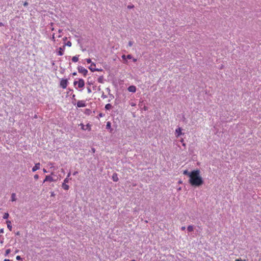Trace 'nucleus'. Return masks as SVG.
Here are the masks:
<instances>
[{
  "label": "nucleus",
  "mask_w": 261,
  "mask_h": 261,
  "mask_svg": "<svg viewBox=\"0 0 261 261\" xmlns=\"http://www.w3.org/2000/svg\"><path fill=\"white\" fill-rule=\"evenodd\" d=\"M189 182L194 187H199L203 183L202 178L200 175L199 170H194L191 172Z\"/></svg>",
  "instance_id": "nucleus-1"
},
{
  "label": "nucleus",
  "mask_w": 261,
  "mask_h": 261,
  "mask_svg": "<svg viewBox=\"0 0 261 261\" xmlns=\"http://www.w3.org/2000/svg\"><path fill=\"white\" fill-rule=\"evenodd\" d=\"M77 84V87L79 88H81L84 87L85 82L83 79H79L78 81H74L73 85L75 86Z\"/></svg>",
  "instance_id": "nucleus-2"
},
{
  "label": "nucleus",
  "mask_w": 261,
  "mask_h": 261,
  "mask_svg": "<svg viewBox=\"0 0 261 261\" xmlns=\"http://www.w3.org/2000/svg\"><path fill=\"white\" fill-rule=\"evenodd\" d=\"M77 70L79 73L83 74L85 76L87 74L88 70L82 66H78Z\"/></svg>",
  "instance_id": "nucleus-3"
},
{
  "label": "nucleus",
  "mask_w": 261,
  "mask_h": 261,
  "mask_svg": "<svg viewBox=\"0 0 261 261\" xmlns=\"http://www.w3.org/2000/svg\"><path fill=\"white\" fill-rule=\"evenodd\" d=\"M68 81L67 79H62L60 81V86L63 89L66 88L68 85Z\"/></svg>",
  "instance_id": "nucleus-4"
},
{
  "label": "nucleus",
  "mask_w": 261,
  "mask_h": 261,
  "mask_svg": "<svg viewBox=\"0 0 261 261\" xmlns=\"http://www.w3.org/2000/svg\"><path fill=\"white\" fill-rule=\"evenodd\" d=\"M76 105L78 108L85 107L86 106V102L84 100H79Z\"/></svg>",
  "instance_id": "nucleus-5"
},
{
  "label": "nucleus",
  "mask_w": 261,
  "mask_h": 261,
  "mask_svg": "<svg viewBox=\"0 0 261 261\" xmlns=\"http://www.w3.org/2000/svg\"><path fill=\"white\" fill-rule=\"evenodd\" d=\"M65 49V46L64 45L63 47H60L57 52V55L59 56H62L64 54V51Z\"/></svg>",
  "instance_id": "nucleus-6"
},
{
  "label": "nucleus",
  "mask_w": 261,
  "mask_h": 261,
  "mask_svg": "<svg viewBox=\"0 0 261 261\" xmlns=\"http://www.w3.org/2000/svg\"><path fill=\"white\" fill-rule=\"evenodd\" d=\"M54 180L53 178L50 175H46L45 179L43 180V183L46 181L53 182Z\"/></svg>",
  "instance_id": "nucleus-7"
},
{
  "label": "nucleus",
  "mask_w": 261,
  "mask_h": 261,
  "mask_svg": "<svg viewBox=\"0 0 261 261\" xmlns=\"http://www.w3.org/2000/svg\"><path fill=\"white\" fill-rule=\"evenodd\" d=\"M127 90L129 92L135 93L136 91V87L135 86H130L128 87Z\"/></svg>",
  "instance_id": "nucleus-8"
},
{
  "label": "nucleus",
  "mask_w": 261,
  "mask_h": 261,
  "mask_svg": "<svg viewBox=\"0 0 261 261\" xmlns=\"http://www.w3.org/2000/svg\"><path fill=\"white\" fill-rule=\"evenodd\" d=\"M40 168V164L39 163L35 164V166L32 168V171L35 172Z\"/></svg>",
  "instance_id": "nucleus-9"
},
{
  "label": "nucleus",
  "mask_w": 261,
  "mask_h": 261,
  "mask_svg": "<svg viewBox=\"0 0 261 261\" xmlns=\"http://www.w3.org/2000/svg\"><path fill=\"white\" fill-rule=\"evenodd\" d=\"M182 134L181 133V128L180 127H178L175 130V135L176 137H179Z\"/></svg>",
  "instance_id": "nucleus-10"
},
{
  "label": "nucleus",
  "mask_w": 261,
  "mask_h": 261,
  "mask_svg": "<svg viewBox=\"0 0 261 261\" xmlns=\"http://www.w3.org/2000/svg\"><path fill=\"white\" fill-rule=\"evenodd\" d=\"M96 65L94 63H92L91 66L89 67V69L92 71V72H94V71H95L96 70H98V69L97 68H95L94 67H95Z\"/></svg>",
  "instance_id": "nucleus-11"
},
{
  "label": "nucleus",
  "mask_w": 261,
  "mask_h": 261,
  "mask_svg": "<svg viewBox=\"0 0 261 261\" xmlns=\"http://www.w3.org/2000/svg\"><path fill=\"white\" fill-rule=\"evenodd\" d=\"M112 179L114 181H118L119 180L118 175L117 173H114L112 175Z\"/></svg>",
  "instance_id": "nucleus-12"
},
{
  "label": "nucleus",
  "mask_w": 261,
  "mask_h": 261,
  "mask_svg": "<svg viewBox=\"0 0 261 261\" xmlns=\"http://www.w3.org/2000/svg\"><path fill=\"white\" fill-rule=\"evenodd\" d=\"M6 223L7 224V227H8V228L9 229V230L11 231L12 227V225H11V221H9V220H8V221H6Z\"/></svg>",
  "instance_id": "nucleus-13"
},
{
  "label": "nucleus",
  "mask_w": 261,
  "mask_h": 261,
  "mask_svg": "<svg viewBox=\"0 0 261 261\" xmlns=\"http://www.w3.org/2000/svg\"><path fill=\"white\" fill-rule=\"evenodd\" d=\"M11 200L12 201H15L16 200V194L15 193H12L11 194Z\"/></svg>",
  "instance_id": "nucleus-14"
},
{
  "label": "nucleus",
  "mask_w": 261,
  "mask_h": 261,
  "mask_svg": "<svg viewBox=\"0 0 261 261\" xmlns=\"http://www.w3.org/2000/svg\"><path fill=\"white\" fill-rule=\"evenodd\" d=\"M62 187L63 189L65 190H68L69 188V186L66 185L65 183H63Z\"/></svg>",
  "instance_id": "nucleus-15"
},
{
  "label": "nucleus",
  "mask_w": 261,
  "mask_h": 261,
  "mask_svg": "<svg viewBox=\"0 0 261 261\" xmlns=\"http://www.w3.org/2000/svg\"><path fill=\"white\" fill-rule=\"evenodd\" d=\"M79 60V56H75L72 57V61L73 62H76Z\"/></svg>",
  "instance_id": "nucleus-16"
},
{
  "label": "nucleus",
  "mask_w": 261,
  "mask_h": 261,
  "mask_svg": "<svg viewBox=\"0 0 261 261\" xmlns=\"http://www.w3.org/2000/svg\"><path fill=\"white\" fill-rule=\"evenodd\" d=\"M193 229H194V227L192 225H189L187 227V230L189 232H192V231H193Z\"/></svg>",
  "instance_id": "nucleus-17"
},
{
  "label": "nucleus",
  "mask_w": 261,
  "mask_h": 261,
  "mask_svg": "<svg viewBox=\"0 0 261 261\" xmlns=\"http://www.w3.org/2000/svg\"><path fill=\"white\" fill-rule=\"evenodd\" d=\"M112 108V106L110 103H108L105 106V109L106 110H110Z\"/></svg>",
  "instance_id": "nucleus-18"
},
{
  "label": "nucleus",
  "mask_w": 261,
  "mask_h": 261,
  "mask_svg": "<svg viewBox=\"0 0 261 261\" xmlns=\"http://www.w3.org/2000/svg\"><path fill=\"white\" fill-rule=\"evenodd\" d=\"M183 174L184 175H188L189 177H190L191 172H189L187 170H184L183 172Z\"/></svg>",
  "instance_id": "nucleus-19"
},
{
  "label": "nucleus",
  "mask_w": 261,
  "mask_h": 261,
  "mask_svg": "<svg viewBox=\"0 0 261 261\" xmlns=\"http://www.w3.org/2000/svg\"><path fill=\"white\" fill-rule=\"evenodd\" d=\"M9 214L8 213H5L3 216L4 219H7L9 218Z\"/></svg>",
  "instance_id": "nucleus-20"
},
{
  "label": "nucleus",
  "mask_w": 261,
  "mask_h": 261,
  "mask_svg": "<svg viewBox=\"0 0 261 261\" xmlns=\"http://www.w3.org/2000/svg\"><path fill=\"white\" fill-rule=\"evenodd\" d=\"M72 45V43L70 41H68L65 45H67V46H69V47H70Z\"/></svg>",
  "instance_id": "nucleus-21"
},
{
  "label": "nucleus",
  "mask_w": 261,
  "mask_h": 261,
  "mask_svg": "<svg viewBox=\"0 0 261 261\" xmlns=\"http://www.w3.org/2000/svg\"><path fill=\"white\" fill-rule=\"evenodd\" d=\"M69 181V178L68 177H66V178H65L64 180V182L63 183H67V182H68Z\"/></svg>",
  "instance_id": "nucleus-22"
},
{
  "label": "nucleus",
  "mask_w": 261,
  "mask_h": 261,
  "mask_svg": "<svg viewBox=\"0 0 261 261\" xmlns=\"http://www.w3.org/2000/svg\"><path fill=\"white\" fill-rule=\"evenodd\" d=\"M10 252H11L10 249H7L6 251L5 255H8V254H9L10 253Z\"/></svg>",
  "instance_id": "nucleus-23"
},
{
  "label": "nucleus",
  "mask_w": 261,
  "mask_h": 261,
  "mask_svg": "<svg viewBox=\"0 0 261 261\" xmlns=\"http://www.w3.org/2000/svg\"><path fill=\"white\" fill-rule=\"evenodd\" d=\"M87 92L88 93H91L92 92V90L90 87H87Z\"/></svg>",
  "instance_id": "nucleus-24"
},
{
  "label": "nucleus",
  "mask_w": 261,
  "mask_h": 261,
  "mask_svg": "<svg viewBox=\"0 0 261 261\" xmlns=\"http://www.w3.org/2000/svg\"><path fill=\"white\" fill-rule=\"evenodd\" d=\"M106 126L107 128H110L111 127V123L110 122H108Z\"/></svg>",
  "instance_id": "nucleus-25"
},
{
  "label": "nucleus",
  "mask_w": 261,
  "mask_h": 261,
  "mask_svg": "<svg viewBox=\"0 0 261 261\" xmlns=\"http://www.w3.org/2000/svg\"><path fill=\"white\" fill-rule=\"evenodd\" d=\"M133 45V42L132 41H129L128 42L129 46H132Z\"/></svg>",
  "instance_id": "nucleus-26"
},
{
  "label": "nucleus",
  "mask_w": 261,
  "mask_h": 261,
  "mask_svg": "<svg viewBox=\"0 0 261 261\" xmlns=\"http://www.w3.org/2000/svg\"><path fill=\"white\" fill-rule=\"evenodd\" d=\"M55 33H54L52 35V37H51V40H53L54 41H55Z\"/></svg>",
  "instance_id": "nucleus-27"
},
{
  "label": "nucleus",
  "mask_w": 261,
  "mask_h": 261,
  "mask_svg": "<svg viewBox=\"0 0 261 261\" xmlns=\"http://www.w3.org/2000/svg\"><path fill=\"white\" fill-rule=\"evenodd\" d=\"M86 62H87V63H91V60L90 59H86Z\"/></svg>",
  "instance_id": "nucleus-28"
},
{
  "label": "nucleus",
  "mask_w": 261,
  "mask_h": 261,
  "mask_svg": "<svg viewBox=\"0 0 261 261\" xmlns=\"http://www.w3.org/2000/svg\"><path fill=\"white\" fill-rule=\"evenodd\" d=\"M102 77H100L98 79V82H99V83H102Z\"/></svg>",
  "instance_id": "nucleus-29"
},
{
  "label": "nucleus",
  "mask_w": 261,
  "mask_h": 261,
  "mask_svg": "<svg viewBox=\"0 0 261 261\" xmlns=\"http://www.w3.org/2000/svg\"><path fill=\"white\" fill-rule=\"evenodd\" d=\"M34 177L36 180H37L39 178V175L38 174H35Z\"/></svg>",
  "instance_id": "nucleus-30"
},
{
  "label": "nucleus",
  "mask_w": 261,
  "mask_h": 261,
  "mask_svg": "<svg viewBox=\"0 0 261 261\" xmlns=\"http://www.w3.org/2000/svg\"><path fill=\"white\" fill-rule=\"evenodd\" d=\"M126 58L127 59H130L132 58V56L131 55H128L127 56H126Z\"/></svg>",
  "instance_id": "nucleus-31"
},
{
  "label": "nucleus",
  "mask_w": 261,
  "mask_h": 261,
  "mask_svg": "<svg viewBox=\"0 0 261 261\" xmlns=\"http://www.w3.org/2000/svg\"><path fill=\"white\" fill-rule=\"evenodd\" d=\"M101 97L103 98V99H105L106 98H107V96L106 95L104 94V93H103L101 95Z\"/></svg>",
  "instance_id": "nucleus-32"
},
{
  "label": "nucleus",
  "mask_w": 261,
  "mask_h": 261,
  "mask_svg": "<svg viewBox=\"0 0 261 261\" xmlns=\"http://www.w3.org/2000/svg\"><path fill=\"white\" fill-rule=\"evenodd\" d=\"M21 257H20V256H18H18H16V259H17V260H19L21 259Z\"/></svg>",
  "instance_id": "nucleus-33"
},
{
  "label": "nucleus",
  "mask_w": 261,
  "mask_h": 261,
  "mask_svg": "<svg viewBox=\"0 0 261 261\" xmlns=\"http://www.w3.org/2000/svg\"><path fill=\"white\" fill-rule=\"evenodd\" d=\"M24 6H27L28 5V3L27 2H25L23 4Z\"/></svg>",
  "instance_id": "nucleus-34"
},
{
  "label": "nucleus",
  "mask_w": 261,
  "mask_h": 261,
  "mask_svg": "<svg viewBox=\"0 0 261 261\" xmlns=\"http://www.w3.org/2000/svg\"><path fill=\"white\" fill-rule=\"evenodd\" d=\"M133 7H134V6H133V5H132V6L129 5V6H128V7H127V8H128V9H131V8H133Z\"/></svg>",
  "instance_id": "nucleus-35"
},
{
  "label": "nucleus",
  "mask_w": 261,
  "mask_h": 261,
  "mask_svg": "<svg viewBox=\"0 0 261 261\" xmlns=\"http://www.w3.org/2000/svg\"><path fill=\"white\" fill-rule=\"evenodd\" d=\"M181 230H185L186 229V227L185 226L181 227Z\"/></svg>",
  "instance_id": "nucleus-36"
},
{
  "label": "nucleus",
  "mask_w": 261,
  "mask_h": 261,
  "mask_svg": "<svg viewBox=\"0 0 261 261\" xmlns=\"http://www.w3.org/2000/svg\"><path fill=\"white\" fill-rule=\"evenodd\" d=\"M4 232V229L2 228L0 229V233Z\"/></svg>",
  "instance_id": "nucleus-37"
},
{
  "label": "nucleus",
  "mask_w": 261,
  "mask_h": 261,
  "mask_svg": "<svg viewBox=\"0 0 261 261\" xmlns=\"http://www.w3.org/2000/svg\"><path fill=\"white\" fill-rule=\"evenodd\" d=\"M122 58L123 59V60H125L126 59V56L125 55H122Z\"/></svg>",
  "instance_id": "nucleus-38"
},
{
  "label": "nucleus",
  "mask_w": 261,
  "mask_h": 261,
  "mask_svg": "<svg viewBox=\"0 0 261 261\" xmlns=\"http://www.w3.org/2000/svg\"><path fill=\"white\" fill-rule=\"evenodd\" d=\"M43 171L44 173H47V170L45 169H44V168L43 169Z\"/></svg>",
  "instance_id": "nucleus-39"
},
{
  "label": "nucleus",
  "mask_w": 261,
  "mask_h": 261,
  "mask_svg": "<svg viewBox=\"0 0 261 261\" xmlns=\"http://www.w3.org/2000/svg\"><path fill=\"white\" fill-rule=\"evenodd\" d=\"M70 176V172H69L67 174V177L69 178V177Z\"/></svg>",
  "instance_id": "nucleus-40"
},
{
  "label": "nucleus",
  "mask_w": 261,
  "mask_h": 261,
  "mask_svg": "<svg viewBox=\"0 0 261 261\" xmlns=\"http://www.w3.org/2000/svg\"><path fill=\"white\" fill-rule=\"evenodd\" d=\"M130 105H131L132 106H133H133H135L136 105V104H135V103H132L130 104Z\"/></svg>",
  "instance_id": "nucleus-41"
},
{
  "label": "nucleus",
  "mask_w": 261,
  "mask_h": 261,
  "mask_svg": "<svg viewBox=\"0 0 261 261\" xmlns=\"http://www.w3.org/2000/svg\"><path fill=\"white\" fill-rule=\"evenodd\" d=\"M62 30H60V29H59V30H58V32H59V33H61V32H62Z\"/></svg>",
  "instance_id": "nucleus-42"
},
{
  "label": "nucleus",
  "mask_w": 261,
  "mask_h": 261,
  "mask_svg": "<svg viewBox=\"0 0 261 261\" xmlns=\"http://www.w3.org/2000/svg\"><path fill=\"white\" fill-rule=\"evenodd\" d=\"M77 173V171H75V172H74L73 173V174L74 175H76Z\"/></svg>",
  "instance_id": "nucleus-43"
},
{
  "label": "nucleus",
  "mask_w": 261,
  "mask_h": 261,
  "mask_svg": "<svg viewBox=\"0 0 261 261\" xmlns=\"http://www.w3.org/2000/svg\"><path fill=\"white\" fill-rule=\"evenodd\" d=\"M4 24L2 22H0V26H3Z\"/></svg>",
  "instance_id": "nucleus-44"
},
{
  "label": "nucleus",
  "mask_w": 261,
  "mask_h": 261,
  "mask_svg": "<svg viewBox=\"0 0 261 261\" xmlns=\"http://www.w3.org/2000/svg\"><path fill=\"white\" fill-rule=\"evenodd\" d=\"M133 61L134 62H136L137 61V59H133Z\"/></svg>",
  "instance_id": "nucleus-45"
},
{
  "label": "nucleus",
  "mask_w": 261,
  "mask_h": 261,
  "mask_svg": "<svg viewBox=\"0 0 261 261\" xmlns=\"http://www.w3.org/2000/svg\"><path fill=\"white\" fill-rule=\"evenodd\" d=\"M4 261H11L10 259H5Z\"/></svg>",
  "instance_id": "nucleus-46"
},
{
  "label": "nucleus",
  "mask_w": 261,
  "mask_h": 261,
  "mask_svg": "<svg viewBox=\"0 0 261 261\" xmlns=\"http://www.w3.org/2000/svg\"><path fill=\"white\" fill-rule=\"evenodd\" d=\"M75 95H74V94H73V95H72V98H74H74H75Z\"/></svg>",
  "instance_id": "nucleus-47"
},
{
  "label": "nucleus",
  "mask_w": 261,
  "mask_h": 261,
  "mask_svg": "<svg viewBox=\"0 0 261 261\" xmlns=\"http://www.w3.org/2000/svg\"><path fill=\"white\" fill-rule=\"evenodd\" d=\"M144 110H147V109L146 107H144Z\"/></svg>",
  "instance_id": "nucleus-48"
},
{
  "label": "nucleus",
  "mask_w": 261,
  "mask_h": 261,
  "mask_svg": "<svg viewBox=\"0 0 261 261\" xmlns=\"http://www.w3.org/2000/svg\"><path fill=\"white\" fill-rule=\"evenodd\" d=\"M59 38H60L61 37V35L60 34H59V36H58Z\"/></svg>",
  "instance_id": "nucleus-49"
},
{
  "label": "nucleus",
  "mask_w": 261,
  "mask_h": 261,
  "mask_svg": "<svg viewBox=\"0 0 261 261\" xmlns=\"http://www.w3.org/2000/svg\"><path fill=\"white\" fill-rule=\"evenodd\" d=\"M76 72H74V73H73V75H76Z\"/></svg>",
  "instance_id": "nucleus-50"
},
{
  "label": "nucleus",
  "mask_w": 261,
  "mask_h": 261,
  "mask_svg": "<svg viewBox=\"0 0 261 261\" xmlns=\"http://www.w3.org/2000/svg\"><path fill=\"white\" fill-rule=\"evenodd\" d=\"M82 125H83V128H83V129H85L84 128V125H83V124H82Z\"/></svg>",
  "instance_id": "nucleus-51"
},
{
  "label": "nucleus",
  "mask_w": 261,
  "mask_h": 261,
  "mask_svg": "<svg viewBox=\"0 0 261 261\" xmlns=\"http://www.w3.org/2000/svg\"><path fill=\"white\" fill-rule=\"evenodd\" d=\"M92 151H93V152H95V149H92Z\"/></svg>",
  "instance_id": "nucleus-52"
},
{
  "label": "nucleus",
  "mask_w": 261,
  "mask_h": 261,
  "mask_svg": "<svg viewBox=\"0 0 261 261\" xmlns=\"http://www.w3.org/2000/svg\"><path fill=\"white\" fill-rule=\"evenodd\" d=\"M102 69H98V70L97 71H101Z\"/></svg>",
  "instance_id": "nucleus-53"
},
{
  "label": "nucleus",
  "mask_w": 261,
  "mask_h": 261,
  "mask_svg": "<svg viewBox=\"0 0 261 261\" xmlns=\"http://www.w3.org/2000/svg\"><path fill=\"white\" fill-rule=\"evenodd\" d=\"M1 244H3V241H1Z\"/></svg>",
  "instance_id": "nucleus-54"
},
{
  "label": "nucleus",
  "mask_w": 261,
  "mask_h": 261,
  "mask_svg": "<svg viewBox=\"0 0 261 261\" xmlns=\"http://www.w3.org/2000/svg\"><path fill=\"white\" fill-rule=\"evenodd\" d=\"M66 39H67V37H65V38H64V40H66Z\"/></svg>",
  "instance_id": "nucleus-55"
},
{
  "label": "nucleus",
  "mask_w": 261,
  "mask_h": 261,
  "mask_svg": "<svg viewBox=\"0 0 261 261\" xmlns=\"http://www.w3.org/2000/svg\"><path fill=\"white\" fill-rule=\"evenodd\" d=\"M131 261H136V260H135L133 259V260H132Z\"/></svg>",
  "instance_id": "nucleus-56"
}]
</instances>
